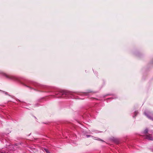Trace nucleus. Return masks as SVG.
<instances>
[{
  "label": "nucleus",
  "instance_id": "obj_2",
  "mask_svg": "<svg viewBox=\"0 0 153 153\" xmlns=\"http://www.w3.org/2000/svg\"><path fill=\"white\" fill-rule=\"evenodd\" d=\"M3 74L8 79H11L15 80H17L18 79L17 78L16 76L10 75H7L5 74Z\"/></svg>",
  "mask_w": 153,
  "mask_h": 153
},
{
  "label": "nucleus",
  "instance_id": "obj_7",
  "mask_svg": "<svg viewBox=\"0 0 153 153\" xmlns=\"http://www.w3.org/2000/svg\"><path fill=\"white\" fill-rule=\"evenodd\" d=\"M47 153H51L50 152H49L48 151H47L46 152Z\"/></svg>",
  "mask_w": 153,
  "mask_h": 153
},
{
  "label": "nucleus",
  "instance_id": "obj_6",
  "mask_svg": "<svg viewBox=\"0 0 153 153\" xmlns=\"http://www.w3.org/2000/svg\"><path fill=\"white\" fill-rule=\"evenodd\" d=\"M135 114H136H136H137V112L136 111H135Z\"/></svg>",
  "mask_w": 153,
  "mask_h": 153
},
{
  "label": "nucleus",
  "instance_id": "obj_1",
  "mask_svg": "<svg viewBox=\"0 0 153 153\" xmlns=\"http://www.w3.org/2000/svg\"><path fill=\"white\" fill-rule=\"evenodd\" d=\"M148 132V129H146L144 132V134H146V138L149 140H153V137H152L151 134L146 135Z\"/></svg>",
  "mask_w": 153,
  "mask_h": 153
},
{
  "label": "nucleus",
  "instance_id": "obj_3",
  "mask_svg": "<svg viewBox=\"0 0 153 153\" xmlns=\"http://www.w3.org/2000/svg\"><path fill=\"white\" fill-rule=\"evenodd\" d=\"M144 114L149 119L153 120V114L152 115V117H151L149 115L150 113L148 112H145Z\"/></svg>",
  "mask_w": 153,
  "mask_h": 153
},
{
  "label": "nucleus",
  "instance_id": "obj_8",
  "mask_svg": "<svg viewBox=\"0 0 153 153\" xmlns=\"http://www.w3.org/2000/svg\"><path fill=\"white\" fill-rule=\"evenodd\" d=\"M61 94H62V95H63V94H64V93H61Z\"/></svg>",
  "mask_w": 153,
  "mask_h": 153
},
{
  "label": "nucleus",
  "instance_id": "obj_5",
  "mask_svg": "<svg viewBox=\"0 0 153 153\" xmlns=\"http://www.w3.org/2000/svg\"><path fill=\"white\" fill-rule=\"evenodd\" d=\"M86 136H87V137H90V135H86Z\"/></svg>",
  "mask_w": 153,
  "mask_h": 153
},
{
  "label": "nucleus",
  "instance_id": "obj_9",
  "mask_svg": "<svg viewBox=\"0 0 153 153\" xmlns=\"http://www.w3.org/2000/svg\"><path fill=\"white\" fill-rule=\"evenodd\" d=\"M58 97V98H59L60 97Z\"/></svg>",
  "mask_w": 153,
  "mask_h": 153
},
{
  "label": "nucleus",
  "instance_id": "obj_4",
  "mask_svg": "<svg viewBox=\"0 0 153 153\" xmlns=\"http://www.w3.org/2000/svg\"><path fill=\"white\" fill-rule=\"evenodd\" d=\"M44 150L46 152H47V151H48V150L47 149H44Z\"/></svg>",
  "mask_w": 153,
  "mask_h": 153
}]
</instances>
